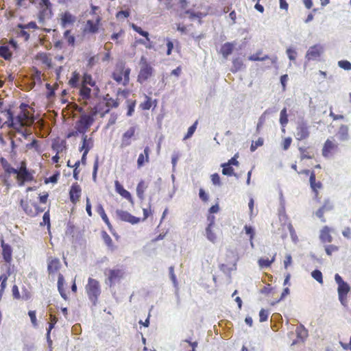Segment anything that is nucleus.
<instances>
[{"instance_id": "nucleus-1", "label": "nucleus", "mask_w": 351, "mask_h": 351, "mask_svg": "<svg viewBox=\"0 0 351 351\" xmlns=\"http://www.w3.org/2000/svg\"><path fill=\"white\" fill-rule=\"evenodd\" d=\"M9 125L16 130L24 138H27V130H22L23 127L31 125L34 121L33 114L28 104L22 103L19 107L12 110L11 108L5 110Z\"/></svg>"}, {"instance_id": "nucleus-2", "label": "nucleus", "mask_w": 351, "mask_h": 351, "mask_svg": "<svg viewBox=\"0 0 351 351\" xmlns=\"http://www.w3.org/2000/svg\"><path fill=\"white\" fill-rule=\"evenodd\" d=\"M131 69L126 66L123 61L118 62L112 73V79L119 84L127 86L130 82V75Z\"/></svg>"}, {"instance_id": "nucleus-3", "label": "nucleus", "mask_w": 351, "mask_h": 351, "mask_svg": "<svg viewBox=\"0 0 351 351\" xmlns=\"http://www.w3.org/2000/svg\"><path fill=\"white\" fill-rule=\"evenodd\" d=\"M335 280L338 285L337 293L339 300L341 304L346 307L348 305L347 295L351 291L350 286L347 282L343 280L339 274L335 275Z\"/></svg>"}, {"instance_id": "nucleus-4", "label": "nucleus", "mask_w": 351, "mask_h": 351, "mask_svg": "<svg viewBox=\"0 0 351 351\" xmlns=\"http://www.w3.org/2000/svg\"><path fill=\"white\" fill-rule=\"evenodd\" d=\"M140 65L137 82L140 84H143L152 77L154 69L144 56L141 58Z\"/></svg>"}, {"instance_id": "nucleus-5", "label": "nucleus", "mask_w": 351, "mask_h": 351, "mask_svg": "<svg viewBox=\"0 0 351 351\" xmlns=\"http://www.w3.org/2000/svg\"><path fill=\"white\" fill-rule=\"evenodd\" d=\"M86 292L93 305H96L101 294V287L98 280L89 278L85 287Z\"/></svg>"}, {"instance_id": "nucleus-6", "label": "nucleus", "mask_w": 351, "mask_h": 351, "mask_svg": "<svg viewBox=\"0 0 351 351\" xmlns=\"http://www.w3.org/2000/svg\"><path fill=\"white\" fill-rule=\"evenodd\" d=\"M94 121V116L90 112L88 114L82 113L79 119L75 122V129L78 130V132L84 135Z\"/></svg>"}, {"instance_id": "nucleus-7", "label": "nucleus", "mask_w": 351, "mask_h": 351, "mask_svg": "<svg viewBox=\"0 0 351 351\" xmlns=\"http://www.w3.org/2000/svg\"><path fill=\"white\" fill-rule=\"evenodd\" d=\"M20 205L24 212L30 217H35L44 211L37 204L31 202L27 199H21Z\"/></svg>"}, {"instance_id": "nucleus-8", "label": "nucleus", "mask_w": 351, "mask_h": 351, "mask_svg": "<svg viewBox=\"0 0 351 351\" xmlns=\"http://www.w3.org/2000/svg\"><path fill=\"white\" fill-rule=\"evenodd\" d=\"M136 126H131L123 133L119 145L121 149L130 146L132 141L136 140Z\"/></svg>"}, {"instance_id": "nucleus-9", "label": "nucleus", "mask_w": 351, "mask_h": 351, "mask_svg": "<svg viewBox=\"0 0 351 351\" xmlns=\"http://www.w3.org/2000/svg\"><path fill=\"white\" fill-rule=\"evenodd\" d=\"M53 15L52 4L49 0H40L39 2L38 19L40 21L50 19Z\"/></svg>"}, {"instance_id": "nucleus-10", "label": "nucleus", "mask_w": 351, "mask_h": 351, "mask_svg": "<svg viewBox=\"0 0 351 351\" xmlns=\"http://www.w3.org/2000/svg\"><path fill=\"white\" fill-rule=\"evenodd\" d=\"M324 47L320 44H316L309 47L305 55L308 61L317 60L324 53Z\"/></svg>"}, {"instance_id": "nucleus-11", "label": "nucleus", "mask_w": 351, "mask_h": 351, "mask_svg": "<svg viewBox=\"0 0 351 351\" xmlns=\"http://www.w3.org/2000/svg\"><path fill=\"white\" fill-rule=\"evenodd\" d=\"M117 217L122 221L128 222L131 224H136L141 221V219L133 216L128 211L117 209L116 210Z\"/></svg>"}, {"instance_id": "nucleus-12", "label": "nucleus", "mask_w": 351, "mask_h": 351, "mask_svg": "<svg viewBox=\"0 0 351 351\" xmlns=\"http://www.w3.org/2000/svg\"><path fill=\"white\" fill-rule=\"evenodd\" d=\"M309 134L307 123L304 121H300L296 128V138L300 141L306 139L309 136Z\"/></svg>"}, {"instance_id": "nucleus-13", "label": "nucleus", "mask_w": 351, "mask_h": 351, "mask_svg": "<svg viewBox=\"0 0 351 351\" xmlns=\"http://www.w3.org/2000/svg\"><path fill=\"white\" fill-rule=\"evenodd\" d=\"M101 18L96 15L95 21L88 20L84 26V32L88 34H95L98 32Z\"/></svg>"}, {"instance_id": "nucleus-14", "label": "nucleus", "mask_w": 351, "mask_h": 351, "mask_svg": "<svg viewBox=\"0 0 351 351\" xmlns=\"http://www.w3.org/2000/svg\"><path fill=\"white\" fill-rule=\"evenodd\" d=\"M15 174H17V180L20 182L21 186L23 185L25 182H30L34 180V176L28 171L25 166H21Z\"/></svg>"}, {"instance_id": "nucleus-15", "label": "nucleus", "mask_w": 351, "mask_h": 351, "mask_svg": "<svg viewBox=\"0 0 351 351\" xmlns=\"http://www.w3.org/2000/svg\"><path fill=\"white\" fill-rule=\"evenodd\" d=\"M61 263L58 258L49 257L47 258V271L49 274H57L61 268Z\"/></svg>"}, {"instance_id": "nucleus-16", "label": "nucleus", "mask_w": 351, "mask_h": 351, "mask_svg": "<svg viewBox=\"0 0 351 351\" xmlns=\"http://www.w3.org/2000/svg\"><path fill=\"white\" fill-rule=\"evenodd\" d=\"M82 194V188L77 182L73 183L69 190V199L71 202L75 204L80 199Z\"/></svg>"}, {"instance_id": "nucleus-17", "label": "nucleus", "mask_w": 351, "mask_h": 351, "mask_svg": "<svg viewBox=\"0 0 351 351\" xmlns=\"http://www.w3.org/2000/svg\"><path fill=\"white\" fill-rule=\"evenodd\" d=\"M105 274L108 276V280L110 286L120 280L123 276V271L119 269H109Z\"/></svg>"}, {"instance_id": "nucleus-18", "label": "nucleus", "mask_w": 351, "mask_h": 351, "mask_svg": "<svg viewBox=\"0 0 351 351\" xmlns=\"http://www.w3.org/2000/svg\"><path fill=\"white\" fill-rule=\"evenodd\" d=\"M209 223L206 228V238L212 243H215L217 241V235L213 232L212 228L215 224V217L213 215H209L208 217Z\"/></svg>"}, {"instance_id": "nucleus-19", "label": "nucleus", "mask_w": 351, "mask_h": 351, "mask_svg": "<svg viewBox=\"0 0 351 351\" xmlns=\"http://www.w3.org/2000/svg\"><path fill=\"white\" fill-rule=\"evenodd\" d=\"M1 246L2 247V256L5 263H10L12 259V247L4 242L3 239H1Z\"/></svg>"}, {"instance_id": "nucleus-20", "label": "nucleus", "mask_w": 351, "mask_h": 351, "mask_svg": "<svg viewBox=\"0 0 351 351\" xmlns=\"http://www.w3.org/2000/svg\"><path fill=\"white\" fill-rule=\"evenodd\" d=\"M109 111V108L106 106L104 102H100L91 109L90 112L94 116V117L97 114H99L101 117H103L105 116V114L108 113Z\"/></svg>"}, {"instance_id": "nucleus-21", "label": "nucleus", "mask_w": 351, "mask_h": 351, "mask_svg": "<svg viewBox=\"0 0 351 351\" xmlns=\"http://www.w3.org/2000/svg\"><path fill=\"white\" fill-rule=\"evenodd\" d=\"M131 27H132V28L135 32H136L137 33H138L140 35H141V36H144V37L146 38V40H147V42H149V43H148V44H146V43H145V42L143 40L140 39V40H138V43H141V44H143V45H145L146 48H147V49H152V45H151V43H150V39H149V33H148L147 32H146V31L143 30L141 27H140L137 26L136 25H135V24H134V23H132V24L131 25Z\"/></svg>"}, {"instance_id": "nucleus-22", "label": "nucleus", "mask_w": 351, "mask_h": 351, "mask_svg": "<svg viewBox=\"0 0 351 351\" xmlns=\"http://www.w3.org/2000/svg\"><path fill=\"white\" fill-rule=\"evenodd\" d=\"M75 21V16L69 12H64L60 14V24L62 27L73 25Z\"/></svg>"}, {"instance_id": "nucleus-23", "label": "nucleus", "mask_w": 351, "mask_h": 351, "mask_svg": "<svg viewBox=\"0 0 351 351\" xmlns=\"http://www.w3.org/2000/svg\"><path fill=\"white\" fill-rule=\"evenodd\" d=\"M149 153L150 149L149 147H145L144 152L140 154L137 159L138 168L142 167L145 163L149 162Z\"/></svg>"}, {"instance_id": "nucleus-24", "label": "nucleus", "mask_w": 351, "mask_h": 351, "mask_svg": "<svg viewBox=\"0 0 351 351\" xmlns=\"http://www.w3.org/2000/svg\"><path fill=\"white\" fill-rule=\"evenodd\" d=\"M93 147V140L92 138H88L87 135H82V144L80 147V151L88 153Z\"/></svg>"}, {"instance_id": "nucleus-25", "label": "nucleus", "mask_w": 351, "mask_h": 351, "mask_svg": "<svg viewBox=\"0 0 351 351\" xmlns=\"http://www.w3.org/2000/svg\"><path fill=\"white\" fill-rule=\"evenodd\" d=\"M96 210L99 213V215L101 216L102 220L106 224V226H108V229L110 230H112V226L111 223L110 222V220H109V219H108V216H107V215H106V213L105 212V210H104L103 206L101 204H99L97 206Z\"/></svg>"}, {"instance_id": "nucleus-26", "label": "nucleus", "mask_w": 351, "mask_h": 351, "mask_svg": "<svg viewBox=\"0 0 351 351\" xmlns=\"http://www.w3.org/2000/svg\"><path fill=\"white\" fill-rule=\"evenodd\" d=\"M80 75L76 71H73L69 80L68 84L71 88H76L80 87Z\"/></svg>"}, {"instance_id": "nucleus-27", "label": "nucleus", "mask_w": 351, "mask_h": 351, "mask_svg": "<svg viewBox=\"0 0 351 351\" xmlns=\"http://www.w3.org/2000/svg\"><path fill=\"white\" fill-rule=\"evenodd\" d=\"M36 59L40 60L43 64H45L48 67H51L52 64V60L49 55L47 53H38L36 56Z\"/></svg>"}, {"instance_id": "nucleus-28", "label": "nucleus", "mask_w": 351, "mask_h": 351, "mask_svg": "<svg viewBox=\"0 0 351 351\" xmlns=\"http://www.w3.org/2000/svg\"><path fill=\"white\" fill-rule=\"evenodd\" d=\"M348 127L346 125H341L337 132V137L341 141H348L349 138Z\"/></svg>"}, {"instance_id": "nucleus-29", "label": "nucleus", "mask_w": 351, "mask_h": 351, "mask_svg": "<svg viewBox=\"0 0 351 351\" xmlns=\"http://www.w3.org/2000/svg\"><path fill=\"white\" fill-rule=\"evenodd\" d=\"M319 239L322 243H330L332 238L330 234V229L328 226H324L321 230Z\"/></svg>"}, {"instance_id": "nucleus-30", "label": "nucleus", "mask_w": 351, "mask_h": 351, "mask_svg": "<svg viewBox=\"0 0 351 351\" xmlns=\"http://www.w3.org/2000/svg\"><path fill=\"white\" fill-rule=\"evenodd\" d=\"M64 276H62V274H59L58 279V291L60 292L61 297L64 300H68V296H67V294L66 293V291L64 289Z\"/></svg>"}, {"instance_id": "nucleus-31", "label": "nucleus", "mask_w": 351, "mask_h": 351, "mask_svg": "<svg viewBox=\"0 0 351 351\" xmlns=\"http://www.w3.org/2000/svg\"><path fill=\"white\" fill-rule=\"evenodd\" d=\"M147 186L146 182L143 180L138 183L136 186V195L140 199L145 198V192Z\"/></svg>"}, {"instance_id": "nucleus-32", "label": "nucleus", "mask_w": 351, "mask_h": 351, "mask_svg": "<svg viewBox=\"0 0 351 351\" xmlns=\"http://www.w3.org/2000/svg\"><path fill=\"white\" fill-rule=\"evenodd\" d=\"M80 97L83 100H88L90 98L91 89L88 86L82 85L80 87Z\"/></svg>"}, {"instance_id": "nucleus-33", "label": "nucleus", "mask_w": 351, "mask_h": 351, "mask_svg": "<svg viewBox=\"0 0 351 351\" xmlns=\"http://www.w3.org/2000/svg\"><path fill=\"white\" fill-rule=\"evenodd\" d=\"M309 182L311 188L313 190V192L317 193V189L322 188V183L320 182H316V176L315 173L314 171H312L310 175L309 178Z\"/></svg>"}, {"instance_id": "nucleus-34", "label": "nucleus", "mask_w": 351, "mask_h": 351, "mask_svg": "<svg viewBox=\"0 0 351 351\" xmlns=\"http://www.w3.org/2000/svg\"><path fill=\"white\" fill-rule=\"evenodd\" d=\"M234 49V45L230 43H226L221 46V53L223 58H227L229 55H230Z\"/></svg>"}, {"instance_id": "nucleus-35", "label": "nucleus", "mask_w": 351, "mask_h": 351, "mask_svg": "<svg viewBox=\"0 0 351 351\" xmlns=\"http://www.w3.org/2000/svg\"><path fill=\"white\" fill-rule=\"evenodd\" d=\"M336 145L329 139H327L324 143L323 149H322V155L324 157H328V154L332 150Z\"/></svg>"}, {"instance_id": "nucleus-36", "label": "nucleus", "mask_w": 351, "mask_h": 351, "mask_svg": "<svg viewBox=\"0 0 351 351\" xmlns=\"http://www.w3.org/2000/svg\"><path fill=\"white\" fill-rule=\"evenodd\" d=\"M0 162H1V165L3 167V169L7 173H9V174L14 173L15 174V173L17 172V169L13 168L5 158H1Z\"/></svg>"}, {"instance_id": "nucleus-37", "label": "nucleus", "mask_w": 351, "mask_h": 351, "mask_svg": "<svg viewBox=\"0 0 351 351\" xmlns=\"http://www.w3.org/2000/svg\"><path fill=\"white\" fill-rule=\"evenodd\" d=\"M165 41H166V45H167V47L166 53L167 56H170L172 53V50H173L174 46L176 48H178L180 46V43L178 40H175L173 42L169 38H165Z\"/></svg>"}, {"instance_id": "nucleus-38", "label": "nucleus", "mask_w": 351, "mask_h": 351, "mask_svg": "<svg viewBox=\"0 0 351 351\" xmlns=\"http://www.w3.org/2000/svg\"><path fill=\"white\" fill-rule=\"evenodd\" d=\"M295 332L297 338L302 342L308 336V330L304 328L303 325H300L299 327H297Z\"/></svg>"}, {"instance_id": "nucleus-39", "label": "nucleus", "mask_w": 351, "mask_h": 351, "mask_svg": "<svg viewBox=\"0 0 351 351\" xmlns=\"http://www.w3.org/2000/svg\"><path fill=\"white\" fill-rule=\"evenodd\" d=\"M82 85L85 86H90L92 87L96 85L95 81L93 79V77L90 74L85 73L82 77Z\"/></svg>"}, {"instance_id": "nucleus-40", "label": "nucleus", "mask_w": 351, "mask_h": 351, "mask_svg": "<svg viewBox=\"0 0 351 351\" xmlns=\"http://www.w3.org/2000/svg\"><path fill=\"white\" fill-rule=\"evenodd\" d=\"M104 99L106 100L104 104L108 106V108H109L110 110L112 108H117L119 105V102L117 99H114L112 97H108V95L105 97Z\"/></svg>"}, {"instance_id": "nucleus-41", "label": "nucleus", "mask_w": 351, "mask_h": 351, "mask_svg": "<svg viewBox=\"0 0 351 351\" xmlns=\"http://www.w3.org/2000/svg\"><path fill=\"white\" fill-rule=\"evenodd\" d=\"M280 123L282 128H285L286 125L287 124L289 119H288V114H287V110L286 108H284L281 110L280 113V119H279Z\"/></svg>"}, {"instance_id": "nucleus-42", "label": "nucleus", "mask_w": 351, "mask_h": 351, "mask_svg": "<svg viewBox=\"0 0 351 351\" xmlns=\"http://www.w3.org/2000/svg\"><path fill=\"white\" fill-rule=\"evenodd\" d=\"M0 56L8 60L12 58V52L8 46L0 47Z\"/></svg>"}, {"instance_id": "nucleus-43", "label": "nucleus", "mask_w": 351, "mask_h": 351, "mask_svg": "<svg viewBox=\"0 0 351 351\" xmlns=\"http://www.w3.org/2000/svg\"><path fill=\"white\" fill-rule=\"evenodd\" d=\"M101 237L106 245L111 250H114V246L113 245V241L110 235L106 232L103 231L101 232Z\"/></svg>"}, {"instance_id": "nucleus-44", "label": "nucleus", "mask_w": 351, "mask_h": 351, "mask_svg": "<svg viewBox=\"0 0 351 351\" xmlns=\"http://www.w3.org/2000/svg\"><path fill=\"white\" fill-rule=\"evenodd\" d=\"M52 149L57 154H59L66 149L65 143L64 141L53 143L52 144Z\"/></svg>"}, {"instance_id": "nucleus-45", "label": "nucleus", "mask_w": 351, "mask_h": 351, "mask_svg": "<svg viewBox=\"0 0 351 351\" xmlns=\"http://www.w3.org/2000/svg\"><path fill=\"white\" fill-rule=\"evenodd\" d=\"M278 216L283 215L286 214L285 210V200L283 197L282 192H280V206L278 208Z\"/></svg>"}, {"instance_id": "nucleus-46", "label": "nucleus", "mask_w": 351, "mask_h": 351, "mask_svg": "<svg viewBox=\"0 0 351 351\" xmlns=\"http://www.w3.org/2000/svg\"><path fill=\"white\" fill-rule=\"evenodd\" d=\"M243 66V62L239 58H234L232 61V67L231 69V71L232 73H236L238 71L241 70Z\"/></svg>"}, {"instance_id": "nucleus-47", "label": "nucleus", "mask_w": 351, "mask_h": 351, "mask_svg": "<svg viewBox=\"0 0 351 351\" xmlns=\"http://www.w3.org/2000/svg\"><path fill=\"white\" fill-rule=\"evenodd\" d=\"M222 167V173L226 176H231L234 175V169L232 166L228 165L227 163H223L221 165Z\"/></svg>"}, {"instance_id": "nucleus-48", "label": "nucleus", "mask_w": 351, "mask_h": 351, "mask_svg": "<svg viewBox=\"0 0 351 351\" xmlns=\"http://www.w3.org/2000/svg\"><path fill=\"white\" fill-rule=\"evenodd\" d=\"M64 38L69 45L73 46L75 44V37L71 35V30H66L64 33Z\"/></svg>"}, {"instance_id": "nucleus-49", "label": "nucleus", "mask_w": 351, "mask_h": 351, "mask_svg": "<svg viewBox=\"0 0 351 351\" xmlns=\"http://www.w3.org/2000/svg\"><path fill=\"white\" fill-rule=\"evenodd\" d=\"M152 98L149 96L145 95V101L140 104V108L144 110H149L152 108Z\"/></svg>"}, {"instance_id": "nucleus-50", "label": "nucleus", "mask_w": 351, "mask_h": 351, "mask_svg": "<svg viewBox=\"0 0 351 351\" xmlns=\"http://www.w3.org/2000/svg\"><path fill=\"white\" fill-rule=\"evenodd\" d=\"M99 61V54L91 56L87 60V66L92 68L93 66H94L95 65L98 64Z\"/></svg>"}, {"instance_id": "nucleus-51", "label": "nucleus", "mask_w": 351, "mask_h": 351, "mask_svg": "<svg viewBox=\"0 0 351 351\" xmlns=\"http://www.w3.org/2000/svg\"><path fill=\"white\" fill-rule=\"evenodd\" d=\"M8 275L3 274L0 276V293H3L6 287Z\"/></svg>"}, {"instance_id": "nucleus-52", "label": "nucleus", "mask_w": 351, "mask_h": 351, "mask_svg": "<svg viewBox=\"0 0 351 351\" xmlns=\"http://www.w3.org/2000/svg\"><path fill=\"white\" fill-rule=\"evenodd\" d=\"M311 276L319 283H323L322 273L319 269H315L311 272Z\"/></svg>"}, {"instance_id": "nucleus-53", "label": "nucleus", "mask_w": 351, "mask_h": 351, "mask_svg": "<svg viewBox=\"0 0 351 351\" xmlns=\"http://www.w3.org/2000/svg\"><path fill=\"white\" fill-rule=\"evenodd\" d=\"M197 123H198V121H196L191 127L189 128L187 133L186 134V135L184 137V140L188 139L192 136V135L194 134V132L197 128Z\"/></svg>"}, {"instance_id": "nucleus-54", "label": "nucleus", "mask_w": 351, "mask_h": 351, "mask_svg": "<svg viewBox=\"0 0 351 351\" xmlns=\"http://www.w3.org/2000/svg\"><path fill=\"white\" fill-rule=\"evenodd\" d=\"M338 66L346 71L351 70V62L348 60H339L338 62Z\"/></svg>"}, {"instance_id": "nucleus-55", "label": "nucleus", "mask_w": 351, "mask_h": 351, "mask_svg": "<svg viewBox=\"0 0 351 351\" xmlns=\"http://www.w3.org/2000/svg\"><path fill=\"white\" fill-rule=\"evenodd\" d=\"M12 297L14 300H21V295L19 293V289L17 285H14L12 287Z\"/></svg>"}, {"instance_id": "nucleus-56", "label": "nucleus", "mask_w": 351, "mask_h": 351, "mask_svg": "<svg viewBox=\"0 0 351 351\" xmlns=\"http://www.w3.org/2000/svg\"><path fill=\"white\" fill-rule=\"evenodd\" d=\"M28 315L31 319L32 324L34 327L38 326V321L36 319V311H29L28 312Z\"/></svg>"}, {"instance_id": "nucleus-57", "label": "nucleus", "mask_w": 351, "mask_h": 351, "mask_svg": "<svg viewBox=\"0 0 351 351\" xmlns=\"http://www.w3.org/2000/svg\"><path fill=\"white\" fill-rule=\"evenodd\" d=\"M21 297H22L21 300H25V301L29 300L32 298L31 291L25 287H23L22 288Z\"/></svg>"}, {"instance_id": "nucleus-58", "label": "nucleus", "mask_w": 351, "mask_h": 351, "mask_svg": "<svg viewBox=\"0 0 351 351\" xmlns=\"http://www.w3.org/2000/svg\"><path fill=\"white\" fill-rule=\"evenodd\" d=\"M287 228H288V230L289 231L290 236H291L292 240L294 242H295L298 240V237L296 235L295 231V230H294V228H293V226H292L291 222H289L287 223Z\"/></svg>"}, {"instance_id": "nucleus-59", "label": "nucleus", "mask_w": 351, "mask_h": 351, "mask_svg": "<svg viewBox=\"0 0 351 351\" xmlns=\"http://www.w3.org/2000/svg\"><path fill=\"white\" fill-rule=\"evenodd\" d=\"M287 54L290 60H295L296 58L297 52L295 49L289 47L287 51Z\"/></svg>"}, {"instance_id": "nucleus-60", "label": "nucleus", "mask_w": 351, "mask_h": 351, "mask_svg": "<svg viewBox=\"0 0 351 351\" xmlns=\"http://www.w3.org/2000/svg\"><path fill=\"white\" fill-rule=\"evenodd\" d=\"M26 147L27 149L34 148L36 151L40 152L38 141L36 139H34L30 143L27 144Z\"/></svg>"}, {"instance_id": "nucleus-61", "label": "nucleus", "mask_w": 351, "mask_h": 351, "mask_svg": "<svg viewBox=\"0 0 351 351\" xmlns=\"http://www.w3.org/2000/svg\"><path fill=\"white\" fill-rule=\"evenodd\" d=\"M47 225L48 226H50V215H49V211L47 210L45 212L43 217V222L40 223V226Z\"/></svg>"}, {"instance_id": "nucleus-62", "label": "nucleus", "mask_w": 351, "mask_h": 351, "mask_svg": "<svg viewBox=\"0 0 351 351\" xmlns=\"http://www.w3.org/2000/svg\"><path fill=\"white\" fill-rule=\"evenodd\" d=\"M244 230L245 234L249 236L250 239L251 241V243L252 244V239H253V237L254 235V229L251 226L245 225L244 227Z\"/></svg>"}, {"instance_id": "nucleus-63", "label": "nucleus", "mask_w": 351, "mask_h": 351, "mask_svg": "<svg viewBox=\"0 0 351 351\" xmlns=\"http://www.w3.org/2000/svg\"><path fill=\"white\" fill-rule=\"evenodd\" d=\"M330 208H328L326 204H324L323 206H322L320 208H319L316 213H315V215L316 216L319 218V219H322L323 218V216H324V213L325 212V210H329Z\"/></svg>"}, {"instance_id": "nucleus-64", "label": "nucleus", "mask_w": 351, "mask_h": 351, "mask_svg": "<svg viewBox=\"0 0 351 351\" xmlns=\"http://www.w3.org/2000/svg\"><path fill=\"white\" fill-rule=\"evenodd\" d=\"M119 195H121L123 197L125 198L126 199H128L130 202L133 203V198L130 193L125 190V189L121 191V193H120Z\"/></svg>"}]
</instances>
